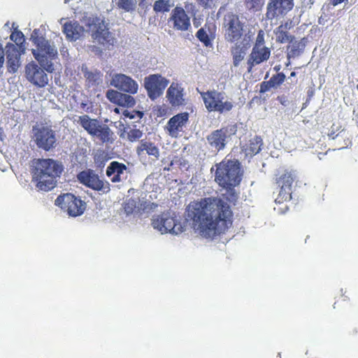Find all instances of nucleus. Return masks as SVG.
<instances>
[{
	"instance_id": "obj_35",
	"label": "nucleus",
	"mask_w": 358,
	"mask_h": 358,
	"mask_svg": "<svg viewBox=\"0 0 358 358\" xmlns=\"http://www.w3.org/2000/svg\"><path fill=\"white\" fill-rule=\"evenodd\" d=\"M96 134H94L93 136H96L102 142H108L111 137V132L110 129L106 125H99L97 130L96 131Z\"/></svg>"
},
{
	"instance_id": "obj_12",
	"label": "nucleus",
	"mask_w": 358,
	"mask_h": 358,
	"mask_svg": "<svg viewBox=\"0 0 358 358\" xmlns=\"http://www.w3.org/2000/svg\"><path fill=\"white\" fill-rule=\"evenodd\" d=\"M169 80L159 74H152L144 78V86L148 96L154 100L159 97L169 85Z\"/></svg>"
},
{
	"instance_id": "obj_13",
	"label": "nucleus",
	"mask_w": 358,
	"mask_h": 358,
	"mask_svg": "<svg viewBox=\"0 0 358 358\" xmlns=\"http://www.w3.org/2000/svg\"><path fill=\"white\" fill-rule=\"evenodd\" d=\"M78 180L83 185L103 194L110 192V184L108 181L101 179L93 171H82L78 175Z\"/></svg>"
},
{
	"instance_id": "obj_1",
	"label": "nucleus",
	"mask_w": 358,
	"mask_h": 358,
	"mask_svg": "<svg viewBox=\"0 0 358 358\" xmlns=\"http://www.w3.org/2000/svg\"><path fill=\"white\" fill-rule=\"evenodd\" d=\"M187 220L201 236L212 238L224 232L231 225L229 206L217 197H208L192 202L187 208Z\"/></svg>"
},
{
	"instance_id": "obj_6",
	"label": "nucleus",
	"mask_w": 358,
	"mask_h": 358,
	"mask_svg": "<svg viewBox=\"0 0 358 358\" xmlns=\"http://www.w3.org/2000/svg\"><path fill=\"white\" fill-rule=\"evenodd\" d=\"M205 106L209 112L224 113L234 108V102L224 92L215 90L201 93Z\"/></svg>"
},
{
	"instance_id": "obj_10",
	"label": "nucleus",
	"mask_w": 358,
	"mask_h": 358,
	"mask_svg": "<svg viewBox=\"0 0 358 358\" xmlns=\"http://www.w3.org/2000/svg\"><path fill=\"white\" fill-rule=\"evenodd\" d=\"M294 6L292 0H270L266 6V18L277 24Z\"/></svg>"
},
{
	"instance_id": "obj_45",
	"label": "nucleus",
	"mask_w": 358,
	"mask_h": 358,
	"mask_svg": "<svg viewBox=\"0 0 358 358\" xmlns=\"http://www.w3.org/2000/svg\"><path fill=\"white\" fill-rule=\"evenodd\" d=\"M279 27H282L283 29H285V30L288 31L289 29H290L293 27L292 21V20H287L284 24H280Z\"/></svg>"
},
{
	"instance_id": "obj_40",
	"label": "nucleus",
	"mask_w": 358,
	"mask_h": 358,
	"mask_svg": "<svg viewBox=\"0 0 358 358\" xmlns=\"http://www.w3.org/2000/svg\"><path fill=\"white\" fill-rule=\"evenodd\" d=\"M10 39L15 43V45L17 48L21 49L22 44L24 41V34L22 32L20 31H15L10 35Z\"/></svg>"
},
{
	"instance_id": "obj_47",
	"label": "nucleus",
	"mask_w": 358,
	"mask_h": 358,
	"mask_svg": "<svg viewBox=\"0 0 358 358\" xmlns=\"http://www.w3.org/2000/svg\"><path fill=\"white\" fill-rule=\"evenodd\" d=\"M290 76H292V77L295 76H296V73L295 72H292Z\"/></svg>"
},
{
	"instance_id": "obj_7",
	"label": "nucleus",
	"mask_w": 358,
	"mask_h": 358,
	"mask_svg": "<svg viewBox=\"0 0 358 358\" xmlns=\"http://www.w3.org/2000/svg\"><path fill=\"white\" fill-rule=\"evenodd\" d=\"M152 225L162 234L169 233L173 235H178L186 229L185 222H182L174 219L169 213L153 216Z\"/></svg>"
},
{
	"instance_id": "obj_33",
	"label": "nucleus",
	"mask_w": 358,
	"mask_h": 358,
	"mask_svg": "<svg viewBox=\"0 0 358 358\" xmlns=\"http://www.w3.org/2000/svg\"><path fill=\"white\" fill-rule=\"evenodd\" d=\"M116 107L113 110H111L112 113H114L115 115H118L120 113H122L124 117H128L131 120H140L142 118L143 113L141 111L137 110H132L129 111L128 110H125L123 108Z\"/></svg>"
},
{
	"instance_id": "obj_4",
	"label": "nucleus",
	"mask_w": 358,
	"mask_h": 358,
	"mask_svg": "<svg viewBox=\"0 0 358 358\" xmlns=\"http://www.w3.org/2000/svg\"><path fill=\"white\" fill-rule=\"evenodd\" d=\"M241 176L240 163L237 160H227L217 165L215 181L219 185L229 189L228 192L232 196V200H235L237 196L232 187L240 183Z\"/></svg>"
},
{
	"instance_id": "obj_44",
	"label": "nucleus",
	"mask_w": 358,
	"mask_h": 358,
	"mask_svg": "<svg viewBox=\"0 0 358 358\" xmlns=\"http://www.w3.org/2000/svg\"><path fill=\"white\" fill-rule=\"evenodd\" d=\"M258 45H259L260 47H266L264 45V35L263 34H262V31H259V33L258 34L254 46Z\"/></svg>"
},
{
	"instance_id": "obj_22",
	"label": "nucleus",
	"mask_w": 358,
	"mask_h": 358,
	"mask_svg": "<svg viewBox=\"0 0 358 358\" xmlns=\"http://www.w3.org/2000/svg\"><path fill=\"white\" fill-rule=\"evenodd\" d=\"M171 20L173 23V27L178 30L185 31L190 26L189 17L180 7H176L172 10Z\"/></svg>"
},
{
	"instance_id": "obj_16",
	"label": "nucleus",
	"mask_w": 358,
	"mask_h": 358,
	"mask_svg": "<svg viewBox=\"0 0 358 358\" xmlns=\"http://www.w3.org/2000/svg\"><path fill=\"white\" fill-rule=\"evenodd\" d=\"M110 85L120 91L129 94H136L138 89V85L134 79L122 73L113 75Z\"/></svg>"
},
{
	"instance_id": "obj_9",
	"label": "nucleus",
	"mask_w": 358,
	"mask_h": 358,
	"mask_svg": "<svg viewBox=\"0 0 358 358\" xmlns=\"http://www.w3.org/2000/svg\"><path fill=\"white\" fill-rule=\"evenodd\" d=\"M55 204L72 217L82 215L86 208V203L72 194H64L59 196L56 199Z\"/></svg>"
},
{
	"instance_id": "obj_27",
	"label": "nucleus",
	"mask_w": 358,
	"mask_h": 358,
	"mask_svg": "<svg viewBox=\"0 0 358 358\" xmlns=\"http://www.w3.org/2000/svg\"><path fill=\"white\" fill-rule=\"evenodd\" d=\"M137 152L138 155L147 154L155 159H158L159 157V150L158 148L150 141H141L137 148Z\"/></svg>"
},
{
	"instance_id": "obj_36",
	"label": "nucleus",
	"mask_w": 358,
	"mask_h": 358,
	"mask_svg": "<svg viewBox=\"0 0 358 358\" xmlns=\"http://www.w3.org/2000/svg\"><path fill=\"white\" fill-rule=\"evenodd\" d=\"M173 6L171 0H158L156 1L153 9L156 12H167Z\"/></svg>"
},
{
	"instance_id": "obj_8",
	"label": "nucleus",
	"mask_w": 358,
	"mask_h": 358,
	"mask_svg": "<svg viewBox=\"0 0 358 358\" xmlns=\"http://www.w3.org/2000/svg\"><path fill=\"white\" fill-rule=\"evenodd\" d=\"M224 38L227 41L234 44L241 43L246 35L243 36V23L234 14H228L224 18Z\"/></svg>"
},
{
	"instance_id": "obj_29",
	"label": "nucleus",
	"mask_w": 358,
	"mask_h": 358,
	"mask_svg": "<svg viewBox=\"0 0 358 358\" xmlns=\"http://www.w3.org/2000/svg\"><path fill=\"white\" fill-rule=\"evenodd\" d=\"M290 45L288 46V52L287 57L288 58H294L299 56L303 50L305 48V43L303 40L301 41H294L292 42H289Z\"/></svg>"
},
{
	"instance_id": "obj_25",
	"label": "nucleus",
	"mask_w": 358,
	"mask_h": 358,
	"mask_svg": "<svg viewBox=\"0 0 358 358\" xmlns=\"http://www.w3.org/2000/svg\"><path fill=\"white\" fill-rule=\"evenodd\" d=\"M249 40L245 37L242 40L241 43L234 44L231 51L233 55L234 64L237 66L239 63L244 59L247 45Z\"/></svg>"
},
{
	"instance_id": "obj_24",
	"label": "nucleus",
	"mask_w": 358,
	"mask_h": 358,
	"mask_svg": "<svg viewBox=\"0 0 358 358\" xmlns=\"http://www.w3.org/2000/svg\"><path fill=\"white\" fill-rule=\"evenodd\" d=\"M168 101L173 106H178L185 104L183 89L176 83H172L166 91Z\"/></svg>"
},
{
	"instance_id": "obj_18",
	"label": "nucleus",
	"mask_w": 358,
	"mask_h": 358,
	"mask_svg": "<svg viewBox=\"0 0 358 358\" xmlns=\"http://www.w3.org/2000/svg\"><path fill=\"white\" fill-rule=\"evenodd\" d=\"M64 18L59 20V24L62 25L63 33L68 40L76 41L84 35L85 29L78 22H64Z\"/></svg>"
},
{
	"instance_id": "obj_14",
	"label": "nucleus",
	"mask_w": 358,
	"mask_h": 358,
	"mask_svg": "<svg viewBox=\"0 0 358 358\" xmlns=\"http://www.w3.org/2000/svg\"><path fill=\"white\" fill-rule=\"evenodd\" d=\"M44 69L31 62L25 66V76L29 82L38 87H44L48 84V76Z\"/></svg>"
},
{
	"instance_id": "obj_32",
	"label": "nucleus",
	"mask_w": 358,
	"mask_h": 358,
	"mask_svg": "<svg viewBox=\"0 0 358 358\" xmlns=\"http://www.w3.org/2000/svg\"><path fill=\"white\" fill-rule=\"evenodd\" d=\"M294 176V173L287 171L278 178L277 183L280 187H283L284 190L287 189L291 191Z\"/></svg>"
},
{
	"instance_id": "obj_41",
	"label": "nucleus",
	"mask_w": 358,
	"mask_h": 358,
	"mask_svg": "<svg viewBox=\"0 0 358 358\" xmlns=\"http://www.w3.org/2000/svg\"><path fill=\"white\" fill-rule=\"evenodd\" d=\"M196 37L199 39L200 41L203 43L205 45H208L210 43V39L207 32L205 31L203 28L200 29L196 33Z\"/></svg>"
},
{
	"instance_id": "obj_26",
	"label": "nucleus",
	"mask_w": 358,
	"mask_h": 358,
	"mask_svg": "<svg viewBox=\"0 0 358 358\" xmlns=\"http://www.w3.org/2000/svg\"><path fill=\"white\" fill-rule=\"evenodd\" d=\"M285 80V75L282 73L273 76L268 81H264L260 85V93H265L271 89L278 88Z\"/></svg>"
},
{
	"instance_id": "obj_15",
	"label": "nucleus",
	"mask_w": 358,
	"mask_h": 358,
	"mask_svg": "<svg viewBox=\"0 0 358 358\" xmlns=\"http://www.w3.org/2000/svg\"><path fill=\"white\" fill-rule=\"evenodd\" d=\"M129 172V169L126 164L113 161L108 166L106 174L112 182L117 183L125 181Z\"/></svg>"
},
{
	"instance_id": "obj_21",
	"label": "nucleus",
	"mask_w": 358,
	"mask_h": 358,
	"mask_svg": "<svg viewBox=\"0 0 358 358\" xmlns=\"http://www.w3.org/2000/svg\"><path fill=\"white\" fill-rule=\"evenodd\" d=\"M227 139V129L224 128L215 130L207 136L210 148L217 152L224 148Z\"/></svg>"
},
{
	"instance_id": "obj_28",
	"label": "nucleus",
	"mask_w": 358,
	"mask_h": 358,
	"mask_svg": "<svg viewBox=\"0 0 358 358\" xmlns=\"http://www.w3.org/2000/svg\"><path fill=\"white\" fill-rule=\"evenodd\" d=\"M78 123L80 124L91 136L96 134V131L99 127V122L96 119H92L85 115L79 117Z\"/></svg>"
},
{
	"instance_id": "obj_17",
	"label": "nucleus",
	"mask_w": 358,
	"mask_h": 358,
	"mask_svg": "<svg viewBox=\"0 0 358 358\" xmlns=\"http://www.w3.org/2000/svg\"><path fill=\"white\" fill-rule=\"evenodd\" d=\"M189 120L188 113H181L173 116L168 121L165 129L173 138L180 136Z\"/></svg>"
},
{
	"instance_id": "obj_38",
	"label": "nucleus",
	"mask_w": 358,
	"mask_h": 358,
	"mask_svg": "<svg viewBox=\"0 0 358 358\" xmlns=\"http://www.w3.org/2000/svg\"><path fill=\"white\" fill-rule=\"evenodd\" d=\"M137 208V201L134 199L127 200L123 207L124 211L127 215L133 213Z\"/></svg>"
},
{
	"instance_id": "obj_30",
	"label": "nucleus",
	"mask_w": 358,
	"mask_h": 358,
	"mask_svg": "<svg viewBox=\"0 0 358 358\" xmlns=\"http://www.w3.org/2000/svg\"><path fill=\"white\" fill-rule=\"evenodd\" d=\"M262 140L260 137L255 136L250 139L248 145L245 148L246 155L253 156L261 150Z\"/></svg>"
},
{
	"instance_id": "obj_37",
	"label": "nucleus",
	"mask_w": 358,
	"mask_h": 358,
	"mask_svg": "<svg viewBox=\"0 0 358 358\" xmlns=\"http://www.w3.org/2000/svg\"><path fill=\"white\" fill-rule=\"evenodd\" d=\"M117 6L125 12H131L136 8V0H118Z\"/></svg>"
},
{
	"instance_id": "obj_20",
	"label": "nucleus",
	"mask_w": 358,
	"mask_h": 358,
	"mask_svg": "<svg viewBox=\"0 0 358 358\" xmlns=\"http://www.w3.org/2000/svg\"><path fill=\"white\" fill-rule=\"evenodd\" d=\"M270 55L271 50L269 48L260 47L259 45L254 46L248 60V64L250 66V69L267 61ZM249 71H250V69H249Z\"/></svg>"
},
{
	"instance_id": "obj_34",
	"label": "nucleus",
	"mask_w": 358,
	"mask_h": 358,
	"mask_svg": "<svg viewBox=\"0 0 358 358\" xmlns=\"http://www.w3.org/2000/svg\"><path fill=\"white\" fill-rule=\"evenodd\" d=\"M82 73L84 77L86 78L89 85H95L99 83L100 80V75L99 73H94L90 71L86 66H82Z\"/></svg>"
},
{
	"instance_id": "obj_43",
	"label": "nucleus",
	"mask_w": 358,
	"mask_h": 358,
	"mask_svg": "<svg viewBox=\"0 0 358 358\" xmlns=\"http://www.w3.org/2000/svg\"><path fill=\"white\" fill-rule=\"evenodd\" d=\"M114 126L121 132L120 136H122L123 133H124L125 131V124L126 121L124 118H121L119 120L114 121L113 122Z\"/></svg>"
},
{
	"instance_id": "obj_39",
	"label": "nucleus",
	"mask_w": 358,
	"mask_h": 358,
	"mask_svg": "<svg viewBox=\"0 0 358 358\" xmlns=\"http://www.w3.org/2000/svg\"><path fill=\"white\" fill-rule=\"evenodd\" d=\"M292 198L291 191L287 189H283V187H280V190L279 192V194L275 199V203H281L283 201H287L290 200Z\"/></svg>"
},
{
	"instance_id": "obj_23",
	"label": "nucleus",
	"mask_w": 358,
	"mask_h": 358,
	"mask_svg": "<svg viewBox=\"0 0 358 358\" xmlns=\"http://www.w3.org/2000/svg\"><path fill=\"white\" fill-rule=\"evenodd\" d=\"M106 97L113 103L122 107H132L136 101L133 96L127 94H123L113 90H109L106 92Z\"/></svg>"
},
{
	"instance_id": "obj_19",
	"label": "nucleus",
	"mask_w": 358,
	"mask_h": 358,
	"mask_svg": "<svg viewBox=\"0 0 358 358\" xmlns=\"http://www.w3.org/2000/svg\"><path fill=\"white\" fill-rule=\"evenodd\" d=\"M6 55L7 59L8 71L10 73H15L20 66V48L13 43L6 45Z\"/></svg>"
},
{
	"instance_id": "obj_11",
	"label": "nucleus",
	"mask_w": 358,
	"mask_h": 358,
	"mask_svg": "<svg viewBox=\"0 0 358 358\" xmlns=\"http://www.w3.org/2000/svg\"><path fill=\"white\" fill-rule=\"evenodd\" d=\"M34 138L39 148L48 151L56 146L55 132L49 127H34Z\"/></svg>"
},
{
	"instance_id": "obj_5",
	"label": "nucleus",
	"mask_w": 358,
	"mask_h": 358,
	"mask_svg": "<svg viewBox=\"0 0 358 358\" xmlns=\"http://www.w3.org/2000/svg\"><path fill=\"white\" fill-rule=\"evenodd\" d=\"M82 22L90 32L94 43L102 45L106 49H110L114 45L115 38L109 31L108 24L106 22L103 17L94 15L85 16Z\"/></svg>"
},
{
	"instance_id": "obj_42",
	"label": "nucleus",
	"mask_w": 358,
	"mask_h": 358,
	"mask_svg": "<svg viewBox=\"0 0 358 358\" xmlns=\"http://www.w3.org/2000/svg\"><path fill=\"white\" fill-rule=\"evenodd\" d=\"M142 132L139 129H131L128 132V138L131 141H134L137 139H139L142 137Z\"/></svg>"
},
{
	"instance_id": "obj_3",
	"label": "nucleus",
	"mask_w": 358,
	"mask_h": 358,
	"mask_svg": "<svg viewBox=\"0 0 358 358\" xmlns=\"http://www.w3.org/2000/svg\"><path fill=\"white\" fill-rule=\"evenodd\" d=\"M44 36L45 29L43 27L32 31L30 41L36 45V48L32 49V54L45 71L52 73L55 70L52 61L57 57V50Z\"/></svg>"
},
{
	"instance_id": "obj_2",
	"label": "nucleus",
	"mask_w": 358,
	"mask_h": 358,
	"mask_svg": "<svg viewBox=\"0 0 358 358\" xmlns=\"http://www.w3.org/2000/svg\"><path fill=\"white\" fill-rule=\"evenodd\" d=\"M34 167L33 180L36 187L44 192L55 187L57 180L64 170L62 164L52 159H37Z\"/></svg>"
},
{
	"instance_id": "obj_46",
	"label": "nucleus",
	"mask_w": 358,
	"mask_h": 358,
	"mask_svg": "<svg viewBox=\"0 0 358 358\" xmlns=\"http://www.w3.org/2000/svg\"><path fill=\"white\" fill-rule=\"evenodd\" d=\"M93 49H94L96 50V52H98L99 54H100L101 52V50L99 48L93 47ZM92 51H94V50H92Z\"/></svg>"
},
{
	"instance_id": "obj_31",
	"label": "nucleus",
	"mask_w": 358,
	"mask_h": 358,
	"mask_svg": "<svg viewBox=\"0 0 358 358\" xmlns=\"http://www.w3.org/2000/svg\"><path fill=\"white\" fill-rule=\"evenodd\" d=\"M275 41L276 42L280 43H286L289 42H292V40L294 39V37L291 35L288 31L283 29L282 27H278L273 31Z\"/></svg>"
}]
</instances>
